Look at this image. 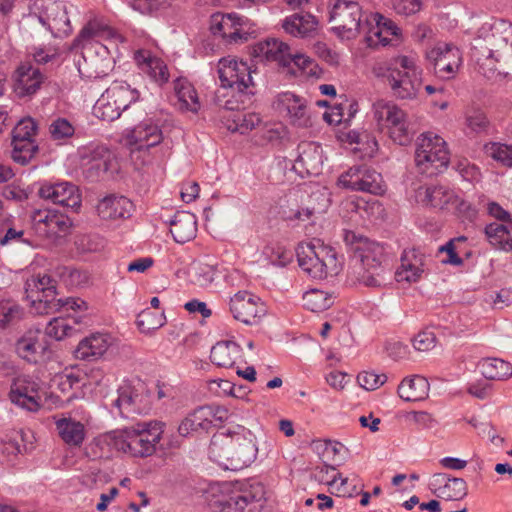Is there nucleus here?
I'll use <instances>...</instances> for the list:
<instances>
[{"instance_id":"37","label":"nucleus","mask_w":512,"mask_h":512,"mask_svg":"<svg viewBox=\"0 0 512 512\" xmlns=\"http://www.w3.org/2000/svg\"><path fill=\"white\" fill-rule=\"evenodd\" d=\"M422 201L434 208L449 209L450 207H458L460 199L450 187L437 184L425 188Z\"/></svg>"},{"instance_id":"46","label":"nucleus","mask_w":512,"mask_h":512,"mask_svg":"<svg viewBox=\"0 0 512 512\" xmlns=\"http://www.w3.org/2000/svg\"><path fill=\"white\" fill-rule=\"evenodd\" d=\"M255 500L248 492H233L228 498L218 500L220 512H244V509Z\"/></svg>"},{"instance_id":"22","label":"nucleus","mask_w":512,"mask_h":512,"mask_svg":"<svg viewBox=\"0 0 512 512\" xmlns=\"http://www.w3.org/2000/svg\"><path fill=\"white\" fill-rule=\"evenodd\" d=\"M240 18L235 14H215L212 16L210 30L230 43H242L248 40L249 33L242 31Z\"/></svg>"},{"instance_id":"64","label":"nucleus","mask_w":512,"mask_h":512,"mask_svg":"<svg viewBox=\"0 0 512 512\" xmlns=\"http://www.w3.org/2000/svg\"><path fill=\"white\" fill-rule=\"evenodd\" d=\"M70 226L71 223L67 217L55 212L49 224L47 237L58 236L61 233L65 234L70 228Z\"/></svg>"},{"instance_id":"38","label":"nucleus","mask_w":512,"mask_h":512,"mask_svg":"<svg viewBox=\"0 0 512 512\" xmlns=\"http://www.w3.org/2000/svg\"><path fill=\"white\" fill-rule=\"evenodd\" d=\"M282 27L292 36L304 38L316 32L318 21L309 13H295L284 20Z\"/></svg>"},{"instance_id":"3","label":"nucleus","mask_w":512,"mask_h":512,"mask_svg":"<svg viewBox=\"0 0 512 512\" xmlns=\"http://www.w3.org/2000/svg\"><path fill=\"white\" fill-rule=\"evenodd\" d=\"M377 77L386 78L393 96L400 100H413L422 88V69L414 58L400 55L389 62L373 67Z\"/></svg>"},{"instance_id":"34","label":"nucleus","mask_w":512,"mask_h":512,"mask_svg":"<svg viewBox=\"0 0 512 512\" xmlns=\"http://www.w3.org/2000/svg\"><path fill=\"white\" fill-rule=\"evenodd\" d=\"M491 50L490 47L472 45V57L476 62L479 73L487 79H496L501 76L498 63L507 57H498Z\"/></svg>"},{"instance_id":"14","label":"nucleus","mask_w":512,"mask_h":512,"mask_svg":"<svg viewBox=\"0 0 512 512\" xmlns=\"http://www.w3.org/2000/svg\"><path fill=\"white\" fill-rule=\"evenodd\" d=\"M426 59L434 74L441 79H451L462 64V54L453 44L439 43L426 52Z\"/></svg>"},{"instance_id":"44","label":"nucleus","mask_w":512,"mask_h":512,"mask_svg":"<svg viewBox=\"0 0 512 512\" xmlns=\"http://www.w3.org/2000/svg\"><path fill=\"white\" fill-rule=\"evenodd\" d=\"M111 152L105 147L94 149L86 162V173L89 177H99L109 170Z\"/></svg>"},{"instance_id":"19","label":"nucleus","mask_w":512,"mask_h":512,"mask_svg":"<svg viewBox=\"0 0 512 512\" xmlns=\"http://www.w3.org/2000/svg\"><path fill=\"white\" fill-rule=\"evenodd\" d=\"M39 19L54 37L68 36L72 31L66 6L62 2H48Z\"/></svg>"},{"instance_id":"32","label":"nucleus","mask_w":512,"mask_h":512,"mask_svg":"<svg viewBox=\"0 0 512 512\" xmlns=\"http://www.w3.org/2000/svg\"><path fill=\"white\" fill-rule=\"evenodd\" d=\"M95 38L112 39L121 38V36L110 26L97 19H93L81 29L78 36L73 40L70 49L76 50L83 48L87 43Z\"/></svg>"},{"instance_id":"7","label":"nucleus","mask_w":512,"mask_h":512,"mask_svg":"<svg viewBox=\"0 0 512 512\" xmlns=\"http://www.w3.org/2000/svg\"><path fill=\"white\" fill-rule=\"evenodd\" d=\"M415 164L422 174L437 175L447 168L449 152L446 142L432 133H422L416 140Z\"/></svg>"},{"instance_id":"55","label":"nucleus","mask_w":512,"mask_h":512,"mask_svg":"<svg viewBox=\"0 0 512 512\" xmlns=\"http://www.w3.org/2000/svg\"><path fill=\"white\" fill-rule=\"evenodd\" d=\"M229 93L230 92L228 90H218L215 95L216 104L225 110L239 112L240 108L244 104L243 98H248L249 96H241V94L238 93L240 99H234V90L231 89V96L230 98H227Z\"/></svg>"},{"instance_id":"40","label":"nucleus","mask_w":512,"mask_h":512,"mask_svg":"<svg viewBox=\"0 0 512 512\" xmlns=\"http://www.w3.org/2000/svg\"><path fill=\"white\" fill-rule=\"evenodd\" d=\"M241 347L234 341L218 342L210 352V359L213 364L229 368L241 354Z\"/></svg>"},{"instance_id":"13","label":"nucleus","mask_w":512,"mask_h":512,"mask_svg":"<svg viewBox=\"0 0 512 512\" xmlns=\"http://www.w3.org/2000/svg\"><path fill=\"white\" fill-rule=\"evenodd\" d=\"M338 185L351 191L382 195L386 191L382 175L366 165L349 168L338 178Z\"/></svg>"},{"instance_id":"24","label":"nucleus","mask_w":512,"mask_h":512,"mask_svg":"<svg viewBox=\"0 0 512 512\" xmlns=\"http://www.w3.org/2000/svg\"><path fill=\"white\" fill-rule=\"evenodd\" d=\"M425 256L417 249L404 250L401 264L395 272L397 282L413 283L420 280L424 272Z\"/></svg>"},{"instance_id":"45","label":"nucleus","mask_w":512,"mask_h":512,"mask_svg":"<svg viewBox=\"0 0 512 512\" xmlns=\"http://www.w3.org/2000/svg\"><path fill=\"white\" fill-rule=\"evenodd\" d=\"M93 112L97 118L110 122L118 119L122 111L105 91L95 103Z\"/></svg>"},{"instance_id":"33","label":"nucleus","mask_w":512,"mask_h":512,"mask_svg":"<svg viewBox=\"0 0 512 512\" xmlns=\"http://www.w3.org/2000/svg\"><path fill=\"white\" fill-rule=\"evenodd\" d=\"M111 345V337L107 334H92L78 344L75 355L81 360H96L102 357Z\"/></svg>"},{"instance_id":"41","label":"nucleus","mask_w":512,"mask_h":512,"mask_svg":"<svg viewBox=\"0 0 512 512\" xmlns=\"http://www.w3.org/2000/svg\"><path fill=\"white\" fill-rule=\"evenodd\" d=\"M61 439L70 446H80L85 438L84 425L72 418H60L55 421Z\"/></svg>"},{"instance_id":"20","label":"nucleus","mask_w":512,"mask_h":512,"mask_svg":"<svg viewBox=\"0 0 512 512\" xmlns=\"http://www.w3.org/2000/svg\"><path fill=\"white\" fill-rule=\"evenodd\" d=\"M45 79L39 68L28 63L21 64L13 74L14 91L21 98L30 97L40 89Z\"/></svg>"},{"instance_id":"27","label":"nucleus","mask_w":512,"mask_h":512,"mask_svg":"<svg viewBox=\"0 0 512 512\" xmlns=\"http://www.w3.org/2000/svg\"><path fill=\"white\" fill-rule=\"evenodd\" d=\"M277 103L283 111H286L293 125L298 127H308L311 125L306 101L301 97L285 92L278 96Z\"/></svg>"},{"instance_id":"39","label":"nucleus","mask_w":512,"mask_h":512,"mask_svg":"<svg viewBox=\"0 0 512 512\" xmlns=\"http://www.w3.org/2000/svg\"><path fill=\"white\" fill-rule=\"evenodd\" d=\"M428 380L419 375L404 378L398 386V395L404 401H421L428 397Z\"/></svg>"},{"instance_id":"50","label":"nucleus","mask_w":512,"mask_h":512,"mask_svg":"<svg viewBox=\"0 0 512 512\" xmlns=\"http://www.w3.org/2000/svg\"><path fill=\"white\" fill-rule=\"evenodd\" d=\"M260 122L261 119L256 113L237 112L233 115L232 124L228 125V129L245 134L254 129Z\"/></svg>"},{"instance_id":"16","label":"nucleus","mask_w":512,"mask_h":512,"mask_svg":"<svg viewBox=\"0 0 512 512\" xmlns=\"http://www.w3.org/2000/svg\"><path fill=\"white\" fill-rule=\"evenodd\" d=\"M230 311L234 319L246 325H258L267 313L260 298L247 291H239L231 298Z\"/></svg>"},{"instance_id":"58","label":"nucleus","mask_w":512,"mask_h":512,"mask_svg":"<svg viewBox=\"0 0 512 512\" xmlns=\"http://www.w3.org/2000/svg\"><path fill=\"white\" fill-rule=\"evenodd\" d=\"M144 72L159 85L166 83L169 79L167 65L163 60L157 57H155L154 60H150V64H148Z\"/></svg>"},{"instance_id":"53","label":"nucleus","mask_w":512,"mask_h":512,"mask_svg":"<svg viewBox=\"0 0 512 512\" xmlns=\"http://www.w3.org/2000/svg\"><path fill=\"white\" fill-rule=\"evenodd\" d=\"M73 330L74 328L68 323V319L56 317L48 323L45 334L59 341L70 336Z\"/></svg>"},{"instance_id":"17","label":"nucleus","mask_w":512,"mask_h":512,"mask_svg":"<svg viewBox=\"0 0 512 512\" xmlns=\"http://www.w3.org/2000/svg\"><path fill=\"white\" fill-rule=\"evenodd\" d=\"M54 389L46 397V402L51 406L63 407L79 397L80 380L73 373L57 375L53 379Z\"/></svg>"},{"instance_id":"43","label":"nucleus","mask_w":512,"mask_h":512,"mask_svg":"<svg viewBox=\"0 0 512 512\" xmlns=\"http://www.w3.org/2000/svg\"><path fill=\"white\" fill-rule=\"evenodd\" d=\"M482 375L488 380H504L512 375L510 363L499 358H485L479 362Z\"/></svg>"},{"instance_id":"49","label":"nucleus","mask_w":512,"mask_h":512,"mask_svg":"<svg viewBox=\"0 0 512 512\" xmlns=\"http://www.w3.org/2000/svg\"><path fill=\"white\" fill-rule=\"evenodd\" d=\"M165 324L164 313H158L151 311L150 309H144L137 317L138 328L143 333H150Z\"/></svg>"},{"instance_id":"15","label":"nucleus","mask_w":512,"mask_h":512,"mask_svg":"<svg viewBox=\"0 0 512 512\" xmlns=\"http://www.w3.org/2000/svg\"><path fill=\"white\" fill-rule=\"evenodd\" d=\"M37 125L32 118L20 120L12 131L13 150L12 159L22 165L27 164L37 152L38 147L32 137L35 135Z\"/></svg>"},{"instance_id":"5","label":"nucleus","mask_w":512,"mask_h":512,"mask_svg":"<svg viewBox=\"0 0 512 512\" xmlns=\"http://www.w3.org/2000/svg\"><path fill=\"white\" fill-rule=\"evenodd\" d=\"M296 253L301 269L314 279L334 276L340 271L341 262L336 251L319 239L301 243Z\"/></svg>"},{"instance_id":"29","label":"nucleus","mask_w":512,"mask_h":512,"mask_svg":"<svg viewBox=\"0 0 512 512\" xmlns=\"http://www.w3.org/2000/svg\"><path fill=\"white\" fill-rule=\"evenodd\" d=\"M215 416L211 406H200L190 412L179 424L178 433L188 437L199 431L208 432L212 427V418Z\"/></svg>"},{"instance_id":"47","label":"nucleus","mask_w":512,"mask_h":512,"mask_svg":"<svg viewBox=\"0 0 512 512\" xmlns=\"http://www.w3.org/2000/svg\"><path fill=\"white\" fill-rule=\"evenodd\" d=\"M303 301L307 309L313 312H321L332 306L334 298L325 291L312 289L303 295Z\"/></svg>"},{"instance_id":"35","label":"nucleus","mask_w":512,"mask_h":512,"mask_svg":"<svg viewBox=\"0 0 512 512\" xmlns=\"http://www.w3.org/2000/svg\"><path fill=\"white\" fill-rule=\"evenodd\" d=\"M373 21L376 23L375 26L369 27L365 36V41L369 47H375L379 44L387 45L389 36H397L400 31L393 21L380 14H375Z\"/></svg>"},{"instance_id":"63","label":"nucleus","mask_w":512,"mask_h":512,"mask_svg":"<svg viewBox=\"0 0 512 512\" xmlns=\"http://www.w3.org/2000/svg\"><path fill=\"white\" fill-rule=\"evenodd\" d=\"M412 342L417 351L427 352L436 346V336L432 331L424 330L419 332Z\"/></svg>"},{"instance_id":"31","label":"nucleus","mask_w":512,"mask_h":512,"mask_svg":"<svg viewBox=\"0 0 512 512\" xmlns=\"http://www.w3.org/2000/svg\"><path fill=\"white\" fill-rule=\"evenodd\" d=\"M162 140L161 129L150 120L139 123L128 134L129 144L135 145L138 150L154 147L160 144Z\"/></svg>"},{"instance_id":"9","label":"nucleus","mask_w":512,"mask_h":512,"mask_svg":"<svg viewBox=\"0 0 512 512\" xmlns=\"http://www.w3.org/2000/svg\"><path fill=\"white\" fill-rule=\"evenodd\" d=\"M25 290L34 313L47 315L58 312L60 302L56 301V281L50 276H32L26 281Z\"/></svg>"},{"instance_id":"26","label":"nucleus","mask_w":512,"mask_h":512,"mask_svg":"<svg viewBox=\"0 0 512 512\" xmlns=\"http://www.w3.org/2000/svg\"><path fill=\"white\" fill-rule=\"evenodd\" d=\"M289 46L275 38L260 41L253 46L252 55L259 61L276 62L280 66H287L289 62Z\"/></svg>"},{"instance_id":"42","label":"nucleus","mask_w":512,"mask_h":512,"mask_svg":"<svg viewBox=\"0 0 512 512\" xmlns=\"http://www.w3.org/2000/svg\"><path fill=\"white\" fill-rule=\"evenodd\" d=\"M174 90L181 110L196 113L200 108L197 92L193 85L184 78L174 82Z\"/></svg>"},{"instance_id":"6","label":"nucleus","mask_w":512,"mask_h":512,"mask_svg":"<svg viewBox=\"0 0 512 512\" xmlns=\"http://www.w3.org/2000/svg\"><path fill=\"white\" fill-rule=\"evenodd\" d=\"M374 119L380 130H386L396 144L406 146L413 139L407 114L392 101L378 100L373 104Z\"/></svg>"},{"instance_id":"1","label":"nucleus","mask_w":512,"mask_h":512,"mask_svg":"<svg viewBox=\"0 0 512 512\" xmlns=\"http://www.w3.org/2000/svg\"><path fill=\"white\" fill-rule=\"evenodd\" d=\"M164 432V423L157 420L140 421L121 430L111 431L96 439L131 457L145 458L156 452Z\"/></svg>"},{"instance_id":"8","label":"nucleus","mask_w":512,"mask_h":512,"mask_svg":"<svg viewBox=\"0 0 512 512\" xmlns=\"http://www.w3.org/2000/svg\"><path fill=\"white\" fill-rule=\"evenodd\" d=\"M473 45L492 48L498 57H512V23L504 19H490L477 31Z\"/></svg>"},{"instance_id":"28","label":"nucleus","mask_w":512,"mask_h":512,"mask_svg":"<svg viewBox=\"0 0 512 512\" xmlns=\"http://www.w3.org/2000/svg\"><path fill=\"white\" fill-rule=\"evenodd\" d=\"M47 345L45 337L39 329L27 330L16 342V353L28 362H37Z\"/></svg>"},{"instance_id":"54","label":"nucleus","mask_w":512,"mask_h":512,"mask_svg":"<svg viewBox=\"0 0 512 512\" xmlns=\"http://www.w3.org/2000/svg\"><path fill=\"white\" fill-rule=\"evenodd\" d=\"M214 268L208 264H197L192 267L191 282L199 287H206L214 281Z\"/></svg>"},{"instance_id":"4","label":"nucleus","mask_w":512,"mask_h":512,"mask_svg":"<svg viewBox=\"0 0 512 512\" xmlns=\"http://www.w3.org/2000/svg\"><path fill=\"white\" fill-rule=\"evenodd\" d=\"M257 447L251 438L214 436L209 445L210 458L228 470H241L256 458Z\"/></svg>"},{"instance_id":"12","label":"nucleus","mask_w":512,"mask_h":512,"mask_svg":"<svg viewBox=\"0 0 512 512\" xmlns=\"http://www.w3.org/2000/svg\"><path fill=\"white\" fill-rule=\"evenodd\" d=\"M218 74L221 90H236L241 96L254 94L252 71L248 64L232 58H222L218 63Z\"/></svg>"},{"instance_id":"21","label":"nucleus","mask_w":512,"mask_h":512,"mask_svg":"<svg viewBox=\"0 0 512 512\" xmlns=\"http://www.w3.org/2000/svg\"><path fill=\"white\" fill-rule=\"evenodd\" d=\"M431 486L438 497L447 501L462 500L468 493L464 479L451 477L446 473H435L432 476Z\"/></svg>"},{"instance_id":"30","label":"nucleus","mask_w":512,"mask_h":512,"mask_svg":"<svg viewBox=\"0 0 512 512\" xmlns=\"http://www.w3.org/2000/svg\"><path fill=\"white\" fill-rule=\"evenodd\" d=\"M12 403L28 411H37L40 406L41 396L38 385L18 379L9 394Z\"/></svg>"},{"instance_id":"11","label":"nucleus","mask_w":512,"mask_h":512,"mask_svg":"<svg viewBox=\"0 0 512 512\" xmlns=\"http://www.w3.org/2000/svg\"><path fill=\"white\" fill-rule=\"evenodd\" d=\"M112 406L125 418L146 413L150 409V404L144 383L140 380L123 381L117 389V397L113 400Z\"/></svg>"},{"instance_id":"59","label":"nucleus","mask_w":512,"mask_h":512,"mask_svg":"<svg viewBox=\"0 0 512 512\" xmlns=\"http://www.w3.org/2000/svg\"><path fill=\"white\" fill-rule=\"evenodd\" d=\"M208 389L217 396L231 395L236 398H242L241 394L236 393L235 385L228 380H211L208 382Z\"/></svg>"},{"instance_id":"36","label":"nucleus","mask_w":512,"mask_h":512,"mask_svg":"<svg viewBox=\"0 0 512 512\" xmlns=\"http://www.w3.org/2000/svg\"><path fill=\"white\" fill-rule=\"evenodd\" d=\"M169 224L170 232L177 243H186L196 236L197 220L190 212H177Z\"/></svg>"},{"instance_id":"52","label":"nucleus","mask_w":512,"mask_h":512,"mask_svg":"<svg viewBox=\"0 0 512 512\" xmlns=\"http://www.w3.org/2000/svg\"><path fill=\"white\" fill-rule=\"evenodd\" d=\"M263 253L272 265L279 267H285L293 258L291 250L280 245H268Z\"/></svg>"},{"instance_id":"48","label":"nucleus","mask_w":512,"mask_h":512,"mask_svg":"<svg viewBox=\"0 0 512 512\" xmlns=\"http://www.w3.org/2000/svg\"><path fill=\"white\" fill-rule=\"evenodd\" d=\"M106 91L121 111L126 110L137 99V92L128 85L113 84Z\"/></svg>"},{"instance_id":"18","label":"nucleus","mask_w":512,"mask_h":512,"mask_svg":"<svg viewBox=\"0 0 512 512\" xmlns=\"http://www.w3.org/2000/svg\"><path fill=\"white\" fill-rule=\"evenodd\" d=\"M38 195L54 204L76 210L81 205L78 188L68 182L57 184L45 183L38 190Z\"/></svg>"},{"instance_id":"2","label":"nucleus","mask_w":512,"mask_h":512,"mask_svg":"<svg viewBox=\"0 0 512 512\" xmlns=\"http://www.w3.org/2000/svg\"><path fill=\"white\" fill-rule=\"evenodd\" d=\"M343 239L362 264L359 282L373 288L385 286L390 279V268L383 246L349 230L344 231Z\"/></svg>"},{"instance_id":"25","label":"nucleus","mask_w":512,"mask_h":512,"mask_svg":"<svg viewBox=\"0 0 512 512\" xmlns=\"http://www.w3.org/2000/svg\"><path fill=\"white\" fill-rule=\"evenodd\" d=\"M98 216L104 221L128 219L132 215L133 203L124 196L109 195L99 201Z\"/></svg>"},{"instance_id":"51","label":"nucleus","mask_w":512,"mask_h":512,"mask_svg":"<svg viewBox=\"0 0 512 512\" xmlns=\"http://www.w3.org/2000/svg\"><path fill=\"white\" fill-rule=\"evenodd\" d=\"M23 316V309L12 300L0 301V327L17 323Z\"/></svg>"},{"instance_id":"61","label":"nucleus","mask_w":512,"mask_h":512,"mask_svg":"<svg viewBox=\"0 0 512 512\" xmlns=\"http://www.w3.org/2000/svg\"><path fill=\"white\" fill-rule=\"evenodd\" d=\"M49 131L53 139L60 140L72 136L74 134V127L68 120L58 118L51 123Z\"/></svg>"},{"instance_id":"57","label":"nucleus","mask_w":512,"mask_h":512,"mask_svg":"<svg viewBox=\"0 0 512 512\" xmlns=\"http://www.w3.org/2000/svg\"><path fill=\"white\" fill-rule=\"evenodd\" d=\"M387 381L386 374H377L373 371H363L358 374L357 382L367 391L378 389Z\"/></svg>"},{"instance_id":"10","label":"nucleus","mask_w":512,"mask_h":512,"mask_svg":"<svg viewBox=\"0 0 512 512\" xmlns=\"http://www.w3.org/2000/svg\"><path fill=\"white\" fill-rule=\"evenodd\" d=\"M361 18V6L355 0H336L330 13L332 30L342 39L355 38L368 26V23L362 24Z\"/></svg>"},{"instance_id":"60","label":"nucleus","mask_w":512,"mask_h":512,"mask_svg":"<svg viewBox=\"0 0 512 512\" xmlns=\"http://www.w3.org/2000/svg\"><path fill=\"white\" fill-rule=\"evenodd\" d=\"M54 214L55 212L51 210H36L33 212L31 218L38 234L47 236L49 224Z\"/></svg>"},{"instance_id":"56","label":"nucleus","mask_w":512,"mask_h":512,"mask_svg":"<svg viewBox=\"0 0 512 512\" xmlns=\"http://www.w3.org/2000/svg\"><path fill=\"white\" fill-rule=\"evenodd\" d=\"M313 478L317 482L326 485L335 484L338 478L341 479V485H345L347 483V478L342 479L341 474L336 472V469L333 466L327 464L316 467L313 473Z\"/></svg>"},{"instance_id":"23","label":"nucleus","mask_w":512,"mask_h":512,"mask_svg":"<svg viewBox=\"0 0 512 512\" xmlns=\"http://www.w3.org/2000/svg\"><path fill=\"white\" fill-rule=\"evenodd\" d=\"M322 149L313 142H303L298 145V157L294 169L300 174L318 175L322 170Z\"/></svg>"},{"instance_id":"62","label":"nucleus","mask_w":512,"mask_h":512,"mask_svg":"<svg viewBox=\"0 0 512 512\" xmlns=\"http://www.w3.org/2000/svg\"><path fill=\"white\" fill-rule=\"evenodd\" d=\"M487 153L496 161L503 163L506 166H512V147L493 143L487 148Z\"/></svg>"}]
</instances>
